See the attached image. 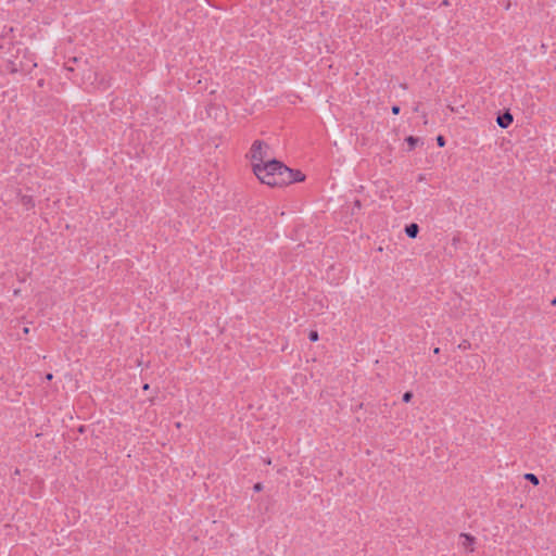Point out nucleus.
I'll use <instances>...</instances> for the list:
<instances>
[{
	"mask_svg": "<svg viewBox=\"0 0 556 556\" xmlns=\"http://www.w3.org/2000/svg\"><path fill=\"white\" fill-rule=\"evenodd\" d=\"M418 141H419V139L416 137H413V136H409L406 138V142L409 144L410 149H413L417 144Z\"/></svg>",
	"mask_w": 556,
	"mask_h": 556,
	"instance_id": "6e6552de",
	"label": "nucleus"
},
{
	"mask_svg": "<svg viewBox=\"0 0 556 556\" xmlns=\"http://www.w3.org/2000/svg\"><path fill=\"white\" fill-rule=\"evenodd\" d=\"M149 388H150V386H149L148 383H146V384L143 386V390H149Z\"/></svg>",
	"mask_w": 556,
	"mask_h": 556,
	"instance_id": "aec40b11",
	"label": "nucleus"
},
{
	"mask_svg": "<svg viewBox=\"0 0 556 556\" xmlns=\"http://www.w3.org/2000/svg\"><path fill=\"white\" fill-rule=\"evenodd\" d=\"M437 142H438V146L439 147H444L445 146V139L443 136H438L437 137Z\"/></svg>",
	"mask_w": 556,
	"mask_h": 556,
	"instance_id": "f8f14e48",
	"label": "nucleus"
},
{
	"mask_svg": "<svg viewBox=\"0 0 556 556\" xmlns=\"http://www.w3.org/2000/svg\"><path fill=\"white\" fill-rule=\"evenodd\" d=\"M412 397H413V393H412L410 391H407V392H405V393L403 394V401H404L405 403L410 402Z\"/></svg>",
	"mask_w": 556,
	"mask_h": 556,
	"instance_id": "9b49d317",
	"label": "nucleus"
},
{
	"mask_svg": "<svg viewBox=\"0 0 556 556\" xmlns=\"http://www.w3.org/2000/svg\"><path fill=\"white\" fill-rule=\"evenodd\" d=\"M253 489L255 492H260L263 490V485H262V483H256V484H254Z\"/></svg>",
	"mask_w": 556,
	"mask_h": 556,
	"instance_id": "ddd939ff",
	"label": "nucleus"
},
{
	"mask_svg": "<svg viewBox=\"0 0 556 556\" xmlns=\"http://www.w3.org/2000/svg\"><path fill=\"white\" fill-rule=\"evenodd\" d=\"M23 333H24V334H28V333H29V328H28V327H25V328L23 329Z\"/></svg>",
	"mask_w": 556,
	"mask_h": 556,
	"instance_id": "dca6fc26",
	"label": "nucleus"
},
{
	"mask_svg": "<svg viewBox=\"0 0 556 556\" xmlns=\"http://www.w3.org/2000/svg\"><path fill=\"white\" fill-rule=\"evenodd\" d=\"M52 378H53L52 374H47L46 375V380L50 381V380H52Z\"/></svg>",
	"mask_w": 556,
	"mask_h": 556,
	"instance_id": "2eb2a0df",
	"label": "nucleus"
},
{
	"mask_svg": "<svg viewBox=\"0 0 556 556\" xmlns=\"http://www.w3.org/2000/svg\"><path fill=\"white\" fill-rule=\"evenodd\" d=\"M419 232V226L415 223L413 224H409L405 227V233L407 235V237L414 239L417 237Z\"/></svg>",
	"mask_w": 556,
	"mask_h": 556,
	"instance_id": "423d86ee",
	"label": "nucleus"
},
{
	"mask_svg": "<svg viewBox=\"0 0 556 556\" xmlns=\"http://www.w3.org/2000/svg\"><path fill=\"white\" fill-rule=\"evenodd\" d=\"M77 61H78L77 58H73V59L68 60L65 64L66 70L74 71L73 64H71V63H76Z\"/></svg>",
	"mask_w": 556,
	"mask_h": 556,
	"instance_id": "1a4fd4ad",
	"label": "nucleus"
},
{
	"mask_svg": "<svg viewBox=\"0 0 556 556\" xmlns=\"http://www.w3.org/2000/svg\"><path fill=\"white\" fill-rule=\"evenodd\" d=\"M251 161H252V168L254 169V165L257 163H267V161L273 160L270 155V149L267 144L263 143L262 141H254L251 147Z\"/></svg>",
	"mask_w": 556,
	"mask_h": 556,
	"instance_id": "f03ea898",
	"label": "nucleus"
},
{
	"mask_svg": "<svg viewBox=\"0 0 556 556\" xmlns=\"http://www.w3.org/2000/svg\"><path fill=\"white\" fill-rule=\"evenodd\" d=\"M465 343L466 342H464L463 344H459V348L467 349V345Z\"/></svg>",
	"mask_w": 556,
	"mask_h": 556,
	"instance_id": "6ab92c4d",
	"label": "nucleus"
},
{
	"mask_svg": "<svg viewBox=\"0 0 556 556\" xmlns=\"http://www.w3.org/2000/svg\"><path fill=\"white\" fill-rule=\"evenodd\" d=\"M392 113L395 114V115L399 114L400 113V106L393 105L392 106Z\"/></svg>",
	"mask_w": 556,
	"mask_h": 556,
	"instance_id": "4468645a",
	"label": "nucleus"
},
{
	"mask_svg": "<svg viewBox=\"0 0 556 556\" xmlns=\"http://www.w3.org/2000/svg\"><path fill=\"white\" fill-rule=\"evenodd\" d=\"M439 352H440V349H439V348H435V349L433 350V353H434V354H439Z\"/></svg>",
	"mask_w": 556,
	"mask_h": 556,
	"instance_id": "a211bd4d",
	"label": "nucleus"
},
{
	"mask_svg": "<svg viewBox=\"0 0 556 556\" xmlns=\"http://www.w3.org/2000/svg\"><path fill=\"white\" fill-rule=\"evenodd\" d=\"M355 207H361V202L358 200L355 201Z\"/></svg>",
	"mask_w": 556,
	"mask_h": 556,
	"instance_id": "f3484780",
	"label": "nucleus"
},
{
	"mask_svg": "<svg viewBox=\"0 0 556 556\" xmlns=\"http://www.w3.org/2000/svg\"><path fill=\"white\" fill-rule=\"evenodd\" d=\"M287 176L283 178V186L290 185L292 182H301L305 179V175L300 170L291 169L287 166Z\"/></svg>",
	"mask_w": 556,
	"mask_h": 556,
	"instance_id": "7ed1b4c3",
	"label": "nucleus"
},
{
	"mask_svg": "<svg viewBox=\"0 0 556 556\" xmlns=\"http://www.w3.org/2000/svg\"><path fill=\"white\" fill-rule=\"evenodd\" d=\"M253 173L261 180L270 187L283 186V178L287 176V166L275 159L267 161V163H257L254 165Z\"/></svg>",
	"mask_w": 556,
	"mask_h": 556,
	"instance_id": "f257e3e1",
	"label": "nucleus"
},
{
	"mask_svg": "<svg viewBox=\"0 0 556 556\" xmlns=\"http://www.w3.org/2000/svg\"><path fill=\"white\" fill-rule=\"evenodd\" d=\"M308 338L312 342H315L318 340V332L315 330H312L308 334Z\"/></svg>",
	"mask_w": 556,
	"mask_h": 556,
	"instance_id": "9d476101",
	"label": "nucleus"
},
{
	"mask_svg": "<svg viewBox=\"0 0 556 556\" xmlns=\"http://www.w3.org/2000/svg\"><path fill=\"white\" fill-rule=\"evenodd\" d=\"M513 115L509 112H505L497 117L496 122L501 128H507L513 123Z\"/></svg>",
	"mask_w": 556,
	"mask_h": 556,
	"instance_id": "39448f33",
	"label": "nucleus"
},
{
	"mask_svg": "<svg viewBox=\"0 0 556 556\" xmlns=\"http://www.w3.org/2000/svg\"><path fill=\"white\" fill-rule=\"evenodd\" d=\"M551 304L556 305V298L552 300Z\"/></svg>",
	"mask_w": 556,
	"mask_h": 556,
	"instance_id": "412c9836",
	"label": "nucleus"
},
{
	"mask_svg": "<svg viewBox=\"0 0 556 556\" xmlns=\"http://www.w3.org/2000/svg\"><path fill=\"white\" fill-rule=\"evenodd\" d=\"M525 479L530 481L534 485L539 484V478L533 473H526Z\"/></svg>",
	"mask_w": 556,
	"mask_h": 556,
	"instance_id": "0eeeda50",
	"label": "nucleus"
},
{
	"mask_svg": "<svg viewBox=\"0 0 556 556\" xmlns=\"http://www.w3.org/2000/svg\"><path fill=\"white\" fill-rule=\"evenodd\" d=\"M265 463H266L267 465H270V464H271L270 459L265 460Z\"/></svg>",
	"mask_w": 556,
	"mask_h": 556,
	"instance_id": "4be33fe9",
	"label": "nucleus"
},
{
	"mask_svg": "<svg viewBox=\"0 0 556 556\" xmlns=\"http://www.w3.org/2000/svg\"><path fill=\"white\" fill-rule=\"evenodd\" d=\"M460 540H462L460 545L465 551H467L469 553L473 552L475 538L472 535L467 534V533H462Z\"/></svg>",
	"mask_w": 556,
	"mask_h": 556,
	"instance_id": "20e7f679",
	"label": "nucleus"
}]
</instances>
